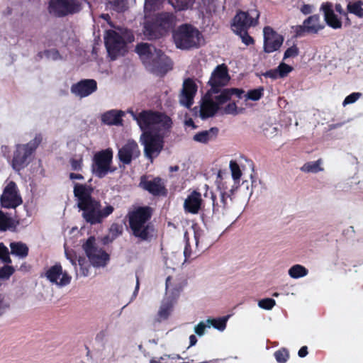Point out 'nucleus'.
Instances as JSON below:
<instances>
[{"label":"nucleus","mask_w":363,"mask_h":363,"mask_svg":"<svg viewBox=\"0 0 363 363\" xmlns=\"http://www.w3.org/2000/svg\"><path fill=\"white\" fill-rule=\"evenodd\" d=\"M140 155L138 145L133 140H128L118 151V158L123 164H129Z\"/></svg>","instance_id":"21"},{"label":"nucleus","mask_w":363,"mask_h":363,"mask_svg":"<svg viewBox=\"0 0 363 363\" xmlns=\"http://www.w3.org/2000/svg\"><path fill=\"white\" fill-rule=\"evenodd\" d=\"M362 96V94L359 92H353L348 95L342 102V106H345L348 104H353L356 102Z\"/></svg>","instance_id":"49"},{"label":"nucleus","mask_w":363,"mask_h":363,"mask_svg":"<svg viewBox=\"0 0 363 363\" xmlns=\"http://www.w3.org/2000/svg\"><path fill=\"white\" fill-rule=\"evenodd\" d=\"M16 226L14 220L8 214L0 211V231L14 229Z\"/></svg>","instance_id":"32"},{"label":"nucleus","mask_w":363,"mask_h":363,"mask_svg":"<svg viewBox=\"0 0 363 363\" xmlns=\"http://www.w3.org/2000/svg\"><path fill=\"white\" fill-rule=\"evenodd\" d=\"M65 254L67 259H69L71 264L74 267L77 276L79 274L82 277H87L89 275L90 265L84 257H79L78 259V269L74 256L70 252H69L65 247Z\"/></svg>","instance_id":"28"},{"label":"nucleus","mask_w":363,"mask_h":363,"mask_svg":"<svg viewBox=\"0 0 363 363\" xmlns=\"http://www.w3.org/2000/svg\"><path fill=\"white\" fill-rule=\"evenodd\" d=\"M79 0H50L48 4L50 14L55 17H65L78 13L81 10Z\"/></svg>","instance_id":"14"},{"label":"nucleus","mask_w":363,"mask_h":363,"mask_svg":"<svg viewBox=\"0 0 363 363\" xmlns=\"http://www.w3.org/2000/svg\"><path fill=\"white\" fill-rule=\"evenodd\" d=\"M97 89V83L92 79H82L73 84L70 88L71 93L79 98L89 96Z\"/></svg>","instance_id":"22"},{"label":"nucleus","mask_w":363,"mask_h":363,"mask_svg":"<svg viewBox=\"0 0 363 363\" xmlns=\"http://www.w3.org/2000/svg\"><path fill=\"white\" fill-rule=\"evenodd\" d=\"M325 28L319 15L314 14L305 19L301 25L291 27L295 37L301 38L306 34H316Z\"/></svg>","instance_id":"16"},{"label":"nucleus","mask_w":363,"mask_h":363,"mask_svg":"<svg viewBox=\"0 0 363 363\" xmlns=\"http://www.w3.org/2000/svg\"><path fill=\"white\" fill-rule=\"evenodd\" d=\"M70 165H71L72 169H73V170H75V171L81 170L82 167V158H79V159L72 158L70 160Z\"/></svg>","instance_id":"56"},{"label":"nucleus","mask_w":363,"mask_h":363,"mask_svg":"<svg viewBox=\"0 0 363 363\" xmlns=\"http://www.w3.org/2000/svg\"><path fill=\"white\" fill-rule=\"evenodd\" d=\"M11 253L20 259L28 256V247L22 242H12L10 243Z\"/></svg>","instance_id":"30"},{"label":"nucleus","mask_w":363,"mask_h":363,"mask_svg":"<svg viewBox=\"0 0 363 363\" xmlns=\"http://www.w3.org/2000/svg\"><path fill=\"white\" fill-rule=\"evenodd\" d=\"M42 141L40 135L26 144H17L11 160L12 168L17 172L26 167L33 160V154Z\"/></svg>","instance_id":"8"},{"label":"nucleus","mask_w":363,"mask_h":363,"mask_svg":"<svg viewBox=\"0 0 363 363\" xmlns=\"http://www.w3.org/2000/svg\"><path fill=\"white\" fill-rule=\"evenodd\" d=\"M169 3L177 10L184 11L191 9L195 0H169Z\"/></svg>","instance_id":"36"},{"label":"nucleus","mask_w":363,"mask_h":363,"mask_svg":"<svg viewBox=\"0 0 363 363\" xmlns=\"http://www.w3.org/2000/svg\"><path fill=\"white\" fill-rule=\"evenodd\" d=\"M0 201L2 207L6 208H16L22 203V198L14 182L11 181L6 184L1 196Z\"/></svg>","instance_id":"17"},{"label":"nucleus","mask_w":363,"mask_h":363,"mask_svg":"<svg viewBox=\"0 0 363 363\" xmlns=\"http://www.w3.org/2000/svg\"><path fill=\"white\" fill-rule=\"evenodd\" d=\"M164 122L160 119L148 125L147 129L141 130L143 133L140 135V141L144 147V155L151 162L156 158L164 147V138L169 131L172 121L165 114ZM164 118H162V120Z\"/></svg>","instance_id":"2"},{"label":"nucleus","mask_w":363,"mask_h":363,"mask_svg":"<svg viewBox=\"0 0 363 363\" xmlns=\"http://www.w3.org/2000/svg\"><path fill=\"white\" fill-rule=\"evenodd\" d=\"M230 318V315H225L218 318H208L207 322L208 323L209 327H213L219 331H223L227 325V322Z\"/></svg>","instance_id":"33"},{"label":"nucleus","mask_w":363,"mask_h":363,"mask_svg":"<svg viewBox=\"0 0 363 363\" xmlns=\"http://www.w3.org/2000/svg\"><path fill=\"white\" fill-rule=\"evenodd\" d=\"M288 273L291 278L299 279L306 277L308 271L305 267L301 264H295L289 269Z\"/></svg>","instance_id":"35"},{"label":"nucleus","mask_w":363,"mask_h":363,"mask_svg":"<svg viewBox=\"0 0 363 363\" xmlns=\"http://www.w3.org/2000/svg\"><path fill=\"white\" fill-rule=\"evenodd\" d=\"M140 186L155 196H164L167 194L164 184L163 181L158 177L151 179L142 178Z\"/></svg>","instance_id":"25"},{"label":"nucleus","mask_w":363,"mask_h":363,"mask_svg":"<svg viewBox=\"0 0 363 363\" xmlns=\"http://www.w3.org/2000/svg\"><path fill=\"white\" fill-rule=\"evenodd\" d=\"M202 201L201 194L196 191H193L185 199L184 208L186 212L196 214L201 207Z\"/></svg>","instance_id":"27"},{"label":"nucleus","mask_w":363,"mask_h":363,"mask_svg":"<svg viewBox=\"0 0 363 363\" xmlns=\"http://www.w3.org/2000/svg\"><path fill=\"white\" fill-rule=\"evenodd\" d=\"M125 113L122 111L112 109L108 111L101 115V121L103 123L108 125H122V117Z\"/></svg>","instance_id":"29"},{"label":"nucleus","mask_w":363,"mask_h":363,"mask_svg":"<svg viewBox=\"0 0 363 363\" xmlns=\"http://www.w3.org/2000/svg\"><path fill=\"white\" fill-rule=\"evenodd\" d=\"M298 354L300 357H304L308 354V347L306 346H303L298 352Z\"/></svg>","instance_id":"64"},{"label":"nucleus","mask_w":363,"mask_h":363,"mask_svg":"<svg viewBox=\"0 0 363 363\" xmlns=\"http://www.w3.org/2000/svg\"><path fill=\"white\" fill-rule=\"evenodd\" d=\"M263 75L265 77L271 78L272 79L281 78L280 76L279 75L277 68L267 71L265 73L263 74Z\"/></svg>","instance_id":"58"},{"label":"nucleus","mask_w":363,"mask_h":363,"mask_svg":"<svg viewBox=\"0 0 363 363\" xmlns=\"http://www.w3.org/2000/svg\"><path fill=\"white\" fill-rule=\"evenodd\" d=\"M14 272L12 267L6 265L0 269V278L8 279Z\"/></svg>","instance_id":"52"},{"label":"nucleus","mask_w":363,"mask_h":363,"mask_svg":"<svg viewBox=\"0 0 363 363\" xmlns=\"http://www.w3.org/2000/svg\"><path fill=\"white\" fill-rule=\"evenodd\" d=\"M105 45L108 55L114 60L118 55L125 51V44L134 40L132 32L121 27H113L106 30L104 35Z\"/></svg>","instance_id":"6"},{"label":"nucleus","mask_w":363,"mask_h":363,"mask_svg":"<svg viewBox=\"0 0 363 363\" xmlns=\"http://www.w3.org/2000/svg\"><path fill=\"white\" fill-rule=\"evenodd\" d=\"M264 51L267 53L278 50L282 45L284 37L274 30L271 27L266 26L263 29Z\"/></svg>","instance_id":"20"},{"label":"nucleus","mask_w":363,"mask_h":363,"mask_svg":"<svg viewBox=\"0 0 363 363\" xmlns=\"http://www.w3.org/2000/svg\"><path fill=\"white\" fill-rule=\"evenodd\" d=\"M113 207L111 205L107 204L103 207L99 201H92L79 208L83 219L91 225L101 224L113 213Z\"/></svg>","instance_id":"10"},{"label":"nucleus","mask_w":363,"mask_h":363,"mask_svg":"<svg viewBox=\"0 0 363 363\" xmlns=\"http://www.w3.org/2000/svg\"><path fill=\"white\" fill-rule=\"evenodd\" d=\"M174 40L177 47L183 50L199 48L203 42L199 30L187 24L179 27L174 33Z\"/></svg>","instance_id":"9"},{"label":"nucleus","mask_w":363,"mask_h":363,"mask_svg":"<svg viewBox=\"0 0 363 363\" xmlns=\"http://www.w3.org/2000/svg\"><path fill=\"white\" fill-rule=\"evenodd\" d=\"M230 169L231 172L230 178L233 181L234 184H236L239 182V179L242 175L240 167L236 162L230 161Z\"/></svg>","instance_id":"40"},{"label":"nucleus","mask_w":363,"mask_h":363,"mask_svg":"<svg viewBox=\"0 0 363 363\" xmlns=\"http://www.w3.org/2000/svg\"><path fill=\"white\" fill-rule=\"evenodd\" d=\"M278 131V128L272 125H267L266 127H262L263 134L267 138H272Z\"/></svg>","instance_id":"51"},{"label":"nucleus","mask_w":363,"mask_h":363,"mask_svg":"<svg viewBox=\"0 0 363 363\" xmlns=\"http://www.w3.org/2000/svg\"><path fill=\"white\" fill-rule=\"evenodd\" d=\"M259 13L256 9L249 11H239L233 18L231 25L234 33L247 30L251 26H255L258 23Z\"/></svg>","instance_id":"15"},{"label":"nucleus","mask_w":363,"mask_h":363,"mask_svg":"<svg viewBox=\"0 0 363 363\" xmlns=\"http://www.w3.org/2000/svg\"><path fill=\"white\" fill-rule=\"evenodd\" d=\"M160 0H145L144 12L146 13V16L148 17L147 12L149 11H155L158 8V4Z\"/></svg>","instance_id":"47"},{"label":"nucleus","mask_w":363,"mask_h":363,"mask_svg":"<svg viewBox=\"0 0 363 363\" xmlns=\"http://www.w3.org/2000/svg\"><path fill=\"white\" fill-rule=\"evenodd\" d=\"M218 133L217 128H211L208 130H204L196 133L194 136V140L196 142L206 143L215 138Z\"/></svg>","instance_id":"31"},{"label":"nucleus","mask_w":363,"mask_h":363,"mask_svg":"<svg viewBox=\"0 0 363 363\" xmlns=\"http://www.w3.org/2000/svg\"><path fill=\"white\" fill-rule=\"evenodd\" d=\"M320 10L323 12L325 21L328 26L333 29L341 28L342 21L335 13L331 3H323L321 5Z\"/></svg>","instance_id":"26"},{"label":"nucleus","mask_w":363,"mask_h":363,"mask_svg":"<svg viewBox=\"0 0 363 363\" xmlns=\"http://www.w3.org/2000/svg\"><path fill=\"white\" fill-rule=\"evenodd\" d=\"M298 55V49L296 45L289 48L284 52V60L289 57H294Z\"/></svg>","instance_id":"53"},{"label":"nucleus","mask_w":363,"mask_h":363,"mask_svg":"<svg viewBox=\"0 0 363 363\" xmlns=\"http://www.w3.org/2000/svg\"><path fill=\"white\" fill-rule=\"evenodd\" d=\"M363 3L361 1L350 2L347 4V11L359 18L363 17Z\"/></svg>","instance_id":"37"},{"label":"nucleus","mask_w":363,"mask_h":363,"mask_svg":"<svg viewBox=\"0 0 363 363\" xmlns=\"http://www.w3.org/2000/svg\"><path fill=\"white\" fill-rule=\"evenodd\" d=\"M82 247L93 267H104L107 264L109 255L99 246L94 237H89Z\"/></svg>","instance_id":"12"},{"label":"nucleus","mask_w":363,"mask_h":363,"mask_svg":"<svg viewBox=\"0 0 363 363\" xmlns=\"http://www.w3.org/2000/svg\"><path fill=\"white\" fill-rule=\"evenodd\" d=\"M277 69L280 77L284 78L293 70V67L286 65V63L281 62L277 67Z\"/></svg>","instance_id":"45"},{"label":"nucleus","mask_w":363,"mask_h":363,"mask_svg":"<svg viewBox=\"0 0 363 363\" xmlns=\"http://www.w3.org/2000/svg\"><path fill=\"white\" fill-rule=\"evenodd\" d=\"M289 354L287 350L283 348L274 352V357L279 363H285L289 359Z\"/></svg>","instance_id":"43"},{"label":"nucleus","mask_w":363,"mask_h":363,"mask_svg":"<svg viewBox=\"0 0 363 363\" xmlns=\"http://www.w3.org/2000/svg\"><path fill=\"white\" fill-rule=\"evenodd\" d=\"M127 113L130 114L133 118L136 121L141 130L147 129L148 125L155 123L157 120L160 119L161 122H164V121H162V118L163 120L166 119L164 113L151 110H144L137 114L132 109H128Z\"/></svg>","instance_id":"18"},{"label":"nucleus","mask_w":363,"mask_h":363,"mask_svg":"<svg viewBox=\"0 0 363 363\" xmlns=\"http://www.w3.org/2000/svg\"><path fill=\"white\" fill-rule=\"evenodd\" d=\"M150 217V209L148 207H139L129 212V226L134 236L142 240L149 238L152 232V226L149 223Z\"/></svg>","instance_id":"7"},{"label":"nucleus","mask_w":363,"mask_h":363,"mask_svg":"<svg viewBox=\"0 0 363 363\" xmlns=\"http://www.w3.org/2000/svg\"><path fill=\"white\" fill-rule=\"evenodd\" d=\"M250 184L248 182L245 181L242 183V184L240 186L239 190L242 191L245 194V196H247L248 199L250 198V196L252 194V189H249Z\"/></svg>","instance_id":"54"},{"label":"nucleus","mask_w":363,"mask_h":363,"mask_svg":"<svg viewBox=\"0 0 363 363\" xmlns=\"http://www.w3.org/2000/svg\"><path fill=\"white\" fill-rule=\"evenodd\" d=\"M46 278L59 287H63L71 282L72 277L62 269L60 264L50 267L45 273Z\"/></svg>","instance_id":"19"},{"label":"nucleus","mask_w":363,"mask_h":363,"mask_svg":"<svg viewBox=\"0 0 363 363\" xmlns=\"http://www.w3.org/2000/svg\"><path fill=\"white\" fill-rule=\"evenodd\" d=\"M230 79L228 69L225 65H218L212 72L208 82L210 89L201 99L200 106V117L206 119L213 116L218 111L220 105L230 100L231 96L236 95L242 98L244 91L231 88L225 89Z\"/></svg>","instance_id":"1"},{"label":"nucleus","mask_w":363,"mask_h":363,"mask_svg":"<svg viewBox=\"0 0 363 363\" xmlns=\"http://www.w3.org/2000/svg\"><path fill=\"white\" fill-rule=\"evenodd\" d=\"M315 10V6L312 4H303L301 9V12L304 15L312 13Z\"/></svg>","instance_id":"57"},{"label":"nucleus","mask_w":363,"mask_h":363,"mask_svg":"<svg viewBox=\"0 0 363 363\" xmlns=\"http://www.w3.org/2000/svg\"><path fill=\"white\" fill-rule=\"evenodd\" d=\"M275 304L276 301L270 298L262 299L258 302L259 307L265 310H271Z\"/></svg>","instance_id":"46"},{"label":"nucleus","mask_w":363,"mask_h":363,"mask_svg":"<svg viewBox=\"0 0 363 363\" xmlns=\"http://www.w3.org/2000/svg\"><path fill=\"white\" fill-rule=\"evenodd\" d=\"M224 113L226 114L237 115L238 114V107L235 103L228 104L224 108Z\"/></svg>","instance_id":"55"},{"label":"nucleus","mask_w":363,"mask_h":363,"mask_svg":"<svg viewBox=\"0 0 363 363\" xmlns=\"http://www.w3.org/2000/svg\"><path fill=\"white\" fill-rule=\"evenodd\" d=\"M135 51L146 68L154 74L163 75L172 68L171 60L152 44H138Z\"/></svg>","instance_id":"3"},{"label":"nucleus","mask_w":363,"mask_h":363,"mask_svg":"<svg viewBox=\"0 0 363 363\" xmlns=\"http://www.w3.org/2000/svg\"><path fill=\"white\" fill-rule=\"evenodd\" d=\"M93 189L86 184H75L74 186V194L77 199V206L81 208L92 201H96L91 197Z\"/></svg>","instance_id":"23"},{"label":"nucleus","mask_w":363,"mask_h":363,"mask_svg":"<svg viewBox=\"0 0 363 363\" xmlns=\"http://www.w3.org/2000/svg\"><path fill=\"white\" fill-rule=\"evenodd\" d=\"M113 153L111 148H107L97 152L94 155L91 171L96 177L103 178L108 172H113V169H111Z\"/></svg>","instance_id":"13"},{"label":"nucleus","mask_w":363,"mask_h":363,"mask_svg":"<svg viewBox=\"0 0 363 363\" xmlns=\"http://www.w3.org/2000/svg\"><path fill=\"white\" fill-rule=\"evenodd\" d=\"M1 153L2 155L9 159L10 158V148L8 145H1Z\"/></svg>","instance_id":"61"},{"label":"nucleus","mask_w":363,"mask_h":363,"mask_svg":"<svg viewBox=\"0 0 363 363\" xmlns=\"http://www.w3.org/2000/svg\"><path fill=\"white\" fill-rule=\"evenodd\" d=\"M203 4V6L206 5V0H202L201 3L199 4V11L202 13H208L211 11V10L208 8H203V6L201 5Z\"/></svg>","instance_id":"62"},{"label":"nucleus","mask_w":363,"mask_h":363,"mask_svg":"<svg viewBox=\"0 0 363 363\" xmlns=\"http://www.w3.org/2000/svg\"><path fill=\"white\" fill-rule=\"evenodd\" d=\"M197 86L194 80L187 79L183 83V88L179 96L180 104L187 108L194 103V97L196 93Z\"/></svg>","instance_id":"24"},{"label":"nucleus","mask_w":363,"mask_h":363,"mask_svg":"<svg viewBox=\"0 0 363 363\" xmlns=\"http://www.w3.org/2000/svg\"><path fill=\"white\" fill-rule=\"evenodd\" d=\"M108 6L117 12H123L128 9L127 0H108Z\"/></svg>","instance_id":"38"},{"label":"nucleus","mask_w":363,"mask_h":363,"mask_svg":"<svg viewBox=\"0 0 363 363\" xmlns=\"http://www.w3.org/2000/svg\"><path fill=\"white\" fill-rule=\"evenodd\" d=\"M38 57L39 59L46 58L47 60H57L60 59V55L59 52L55 49L46 50L43 52H40L38 54Z\"/></svg>","instance_id":"39"},{"label":"nucleus","mask_w":363,"mask_h":363,"mask_svg":"<svg viewBox=\"0 0 363 363\" xmlns=\"http://www.w3.org/2000/svg\"><path fill=\"white\" fill-rule=\"evenodd\" d=\"M209 328L207 320L206 321H201L194 327V332L199 336H203L206 333V329Z\"/></svg>","instance_id":"48"},{"label":"nucleus","mask_w":363,"mask_h":363,"mask_svg":"<svg viewBox=\"0 0 363 363\" xmlns=\"http://www.w3.org/2000/svg\"><path fill=\"white\" fill-rule=\"evenodd\" d=\"M181 291L180 287L174 286L172 284V278L168 277L166 279V294L157 312V320L159 322L167 320L170 315L174 304L178 298Z\"/></svg>","instance_id":"11"},{"label":"nucleus","mask_w":363,"mask_h":363,"mask_svg":"<svg viewBox=\"0 0 363 363\" xmlns=\"http://www.w3.org/2000/svg\"><path fill=\"white\" fill-rule=\"evenodd\" d=\"M264 94V88L260 86L257 89H252L247 91L245 94L246 99L252 101H258L262 98Z\"/></svg>","instance_id":"42"},{"label":"nucleus","mask_w":363,"mask_h":363,"mask_svg":"<svg viewBox=\"0 0 363 363\" xmlns=\"http://www.w3.org/2000/svg\"><path fill=\"white\" fill-rule=\"evenodd\" d=\"M216 182L219 192V200L216 199L212 191L209 193L206 191L204 196L207 197L210 194L213 213H224L225 210L228 208L229 201H232V196L238 187L237 184H234L229 174L222 171H219Z\"/></svg>","instance_id":"5"},{"label":"nucleus","mask_w":363,"mask_h":363,"mask_svg":"<svg viewBox=\"0 0 363 363\" xmlns=\"http://www.w3.org/2000/svg\"><path fill=\"white\" fill-rule=\"evenodd\" d=\"M235 33L240 37L242 42L245 45H250L254 43V40L250 35H249L247 30L236 32Z\"/></svg>","instance_id":"50"},{"label":"nucleus","mask_w":363,"mask_h":363,"mask_svg":"<svg viewBox=\"0 0 363 363\" xmlns=\"http://www.w3.org/2000/svg\"><path fill=\"white\" fill-rule=\"evenodd\" d=\"M322 161L321 160H318L316 161L308 162L305 163L301 167V170L303 172L306 173H317L319 172H322L323 168L321 167Z\"/></svg>","instance_id":"34"},{"label":"nucleus","mask_w":363,"mask_h":363,"mask_svg":"<svg viewBox=\"0 0 363 363\" xmlns=\"http://www.w3.org/2000/svg\"><path fill=\"white\" fill-rule=\"evenodd\" d=\"M201 239V233L199 231H194V241L196 248L199 247V243Z\"/></svg>","instance_id":"63"},{"label":"nucleus","mask_w":363,"mask_h":363,"mask_svg":"<svg viewBox=\"0 0 363 363\" xmlns=\"http://www.w3.org/2000/svg\"><path fill=\"white\" fill-rule=\"evenodd\" d=\"M0 259L4 263H11V259L9 257V249L1 242L0 243Z\"/></svg>","instance_id":"44"},{"label":"nucleus","mask_w":363,"mask_h":363,"mask_svg":"<svg viewBox=\"0 0 363 363\" xmlns=\"http://www.w3.org/2000/svg\"><path fill=\"white\" fill-rule=\"evenodd\" d=\"M11 301L9 297L3 294H0V317L4 315L10 308Z\"/></svg>","instance_id":"41"},{"label":"nucleus","mask_w":363,"mask_h":363,"mask_svg":"<svg viewBox=\"0 0 363 363\" xmlns=\"http://www.w3.org/2000/svg\"><path fill=\"white\" fill-rule=\"evenodd\" d=\"M152 11L145 12L144 34L150 39L157 38L173 30L177 18L172 12H160L152 16Z\"/></svg>","instance_id":"4"},{"label":"nucleus","mask_w":363,"mask_h":363,"mask_svg":"<svg viewBox=\"0 0 363 363\" xmlns=\"http://www.w3.org/2000/svg\"><path fill=\"white\" fill-rule=\"evenodd\" d=\"M170 358V355L164 354L159 358H152L150 363H167V360Z\"/></svg>","instance_id":"60"},{"label":"nucleus","mask_w":363,"mask_h":363,"mask_svg":"<svg viewBox=\"0 0 363 363\" xmlns=\"http://www.w3.org/2000/svg\"><path fill=\"white\" fill-rule=\"evenodd\" d=\"M110 232L113 235V237L116 238L121 233L122 229L118 225L113 224L110 228Z\"/></svg>","instance_id":"59"}]
</instances>
